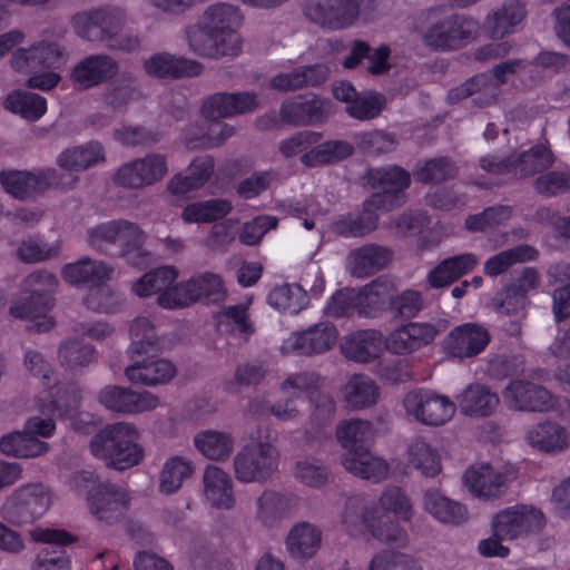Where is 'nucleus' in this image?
I'll return each mask as SVG.
<instances>
[{
    "mask_svg": "<svg viewBox=\"0 0 570 570\" xmlns=\"http://www.w3.org/2000/svg\"><path fill=\"white\" fill-rule=\"evenodd\" d=\"M94 456L106 465L122 471L138 465L144 459V449L139 444V431L129 422L108 424L90 440Z\"/></svg>",
    "mask_w": 570,
    "mask_h": 570,
    "instance_id": "nucleus-1",
    "label": "nucleus"
},
{
    "mask_svg": "<svg viewBox=\"0 0 570 570\" xmlns=\"http://www.w3.org/2000/svg\"><path fill=\"white\" fill-rule=\"evenodd\" d=\"M126 20L125 9L114 3H107L77 12L71 18V27L75 33L83 40L108 42L110 48L132 50L138 46L136 38L114 42L126 26Z\"/></svg>",
    "mask_w": 570,
    "mask_h": 570,
    "instance_id": "nucleus-2",
    "label": "nucleus"
},
{
    "mask_svg": "<svg viewBox=\"0 0 570 570\" xmlns=\"http://www.w3.org/2000/svg\"><path fill=\"white\" fill-rule=\"evenodd\" d=\"M281 451L269 434L250 436L233 458V474L243 484H264L278 472Z\"/></svg>",
    "mask_w": 570,
    "mask_h": 570,
    "instance_id": "nucleus-3",
    "label": "nucleus"
},
{
    "mask_svg": "<svg viewBox=\"0 0 570 570\" xmlns=\"http://www.w3.org/2000/svg\"><path fill=\"white\" fill-rule=\"evenodd\" d=\"M66 61L63 48L55 42L40 40L28 48H18L10 58L11 67L22 73H31L27 85L39 90H50L58 85L60 76L53 70L39 72L41 69H56Z\"/></svg>",
    "mask_w": 570,
    "mask_h": 570,
    "instance_id": "nucleus-4",
    "label": "nucleus"
},
{
    "mask_svg": "<svg viewBox=\"0 0 570 570\" xmlns=\"http://www.w3.org/2000/svg\"><path fill=\"white\" fill-rule=\"evenodd\" d=\"M59 286V281L51 272L39 269L28 275L22 283L23 295L10 307V314L20 320L37 322L39 332H45L53 326L47 312L52 307V295Z\"/></svg>",
    "mask_w": 570,
    "mask_h": 570,
    "instance_id": "nucleus-5",
    "label": "nucleus"
},
{
    "mask_svg": "<svg viewBox=\"0 0 570 570\" xmlns=\"http://www.w3.org/2000/svg\"><path fill=\"white\" fill-rule=\"evenodd\" d=\"M377 511L368 508L361 497H350L345 500L340 513V523L352 537L360 535L364 529L381 542L404 547L407 543L406 531L393 520L382 522Z\"/></svg>",
    "mask_w": 570,
    "mask_h": 570,
    "instance_id": "nucleus-6",
    "label": "nucleus"
},
{
    "mask_svg": "<svg viewBox=\"0 0 570 570\" xmlns=\"http://www.w3.org/2000/svg\"><path fill=\"white\" fill-rule=\"evenodd\" d=\"M227 289L219 274L206 271L194 274L189 279L173 286L157 297L164 308H181L194 303L218 304L226 299Z\"/></svg>",
    "mask_w": 570,
    "mask_h": 570,
    "instance_id": "nucleus-7",
    "label": "nucleus"
},
{
    "mask_svg": "<svg viewBox=\"0 0 570 570\" xmlns=\"http://www.w3.org/2000/svg\"><path fill=\"white\" fill-rule=\"evenodd\" d=\"M403 406L407 415L430 426L445 424L456 409L455 403L446 395L430 389L410 391L403 399Z\"/></svg>",
    "mask_w": 570,
    "mask_h": 570,
    "instance_id": "nucleus-8",
    "label": "nucleus"
},
{
    "mask_svg": "<svg viewBox=\"0 0 570 570\" xmlns=\"http://www.w3.org/2000/svg\"><path fill=\"white\" fill-rule=\"evenodd\" d=\"M554 158L546 146H534L518 155H510L505 159L494 155L484 156L480 159L483 170L501 175L511 173L517 177L524 178L552 166Z\"/></svg>",
    "mask_w": 570,
    "mask_h": 570,
    "instance_id": "nucleus-9",
    "label": "nucleus"
},
{
    "mask_svg": "<svg viewBox=\"0 0 570 570\" xmlns=\"http://www.w3.org/2000/svg\"><path fill=\"white\" fill-rule=\"evenodd\" d=\"M338 337L337 328L328 322H320L291 333L283 340L279 351L283 355L312 357L322 355L334 347Z\"/></svg>",
    "mask_w": 570,
    "mask_h": 570,
    "instance_id": "nucleus-10",
    "label": "nucleus"
},
{
    "mask_svg": "<svg viewBox=\"0 0 570 570\" xmlns=\"http://www.w3.org/2000/svg\"><path fill=\"white\" fill-rule=\"evenodd\" d=\"M49 396L53 397L49 404L46 403L45 397L39 400L38 406L43 416H31L24 424L26 431L37 439L38 436L50 438L56 430L53 415H68L80 401V392L76 386L57 389L56 394L50 392Z\"/></svg>",
    "mask_w": 570,
    "mask_h": 570,
    "instance_id": "nucleus-11",
    "label": "nucleus"
},
{
    "mask_svg": "<svg viewBox=\"0 0 570 570\" xmlns=\"http://www.w3.org/2000/svg\"><path fill=\"white\" fill-rule=\"evenodd\" d=\"M168 174L167 159L161 154H148L122 164L114 175L116 185L140 189L153 186Z\"/></svg>",
    "mask_w": 570,
    "mask_h": 570,
    "instance_id": "nucleus-12",
    "label": "nucleus"
},
{
    "mask_svg": "<svg viewBox=\"0 0 570 570\" xmlns=\"http://www.w3.org/2000/svg\"><path fill=\"white\" fill-rule=\"evenodd\" d=\"M400 205V198L391 195H372L364 203L362 215H343L332 224V230L343 237H358L374 230L377 226V212H389Z\"/></svg>",
    "mask_w": 570,
    "mask_h": 570,
    "instance_id": "nucleus-13",
    "label": "nucleus"
},
{
    "mask_svg": "<svg viewBox=\"0 0 570 570\" xmlns=\"http://www.w3.org/2000/svg\"><path fill=\"white\" fill-rule=\"evenodd\" d=\"M51 495L42 484H28L17 489L4 502V517L18 524L30 522L46 513Z\"/></svg>",
    "mask_w": 570,
    "mask_h": 570,
    "instance_id": "nucleus-14",
    "label": "nucleus"
},
{
    "mask_svg": "<svg viewBox=\"0 0 570 570\" xmlns=\"http://www.w3.org/2000/svg\"><path fill=\"white\" fill-rule=\"evenodd\" d=\"M502 397L504 405L517 412L546 413L556 406L550 391L528 380H512L502 391Z\"/></svg>",
    "mask_w": 570,
    "mask_h": 570,
    "instance_id": "nucleus-15",
    "label": "nucleus"
},
{
    "mask_svg": "<svg viewBox=\"0 0 570 570\" xmlns=\"http://www.w3.org/2000/svg\"><path fill=\"white\" fill-rule=\"evenodd\" d=\"M304 14L323 28L340 30L355 23L360 4L357 0H306Z\"/></svg>",
    "mask_w": 570,
    "mask_h": 570,
    "instance_id": "nucleus-16",
    "label": "nucleus"
},
{
    "mask_svg": "<svg viewBox=\"0 0 570 570\" xmlns=\"http://www.w3.org/2000/svg\"><path fill=\"white\" fill-rule=\"evenodd\" d=\"M2 188L20 200L33 198L51 186H58V174L53 168L33 171L7 169L0 173Z\"/></svg>",
    "mask_w": 570,
    "mask_h": 570,
    "instance_id": "nucleus-17",
    "label": "nucleus"
},
{
    "mask_svg": "<svg viewBox=\"0 0 570 570\" xmlns=\"http://www.w3.org/2000/svg\"><path fill=\"white\" fill-rule=\"evenodd\" d=\"M200 21L219 38L220 43L227 45L236 55L240 51L238 28L242 14L237 7L225 2L210 4L204 10Z\"/></svg>",
    "mask_w": 570,
    "mask_h": 570,
    "instance_id": "nucleus-18",
    "label": "nucleus"
},
{
    "mask_svg": "<svg viewBox=\"0 0 570 570\" xmlns=\"http://www.w3.org/2000/svg\"><path fill=\"white\" fill-rule=\"evenodd\" d=\"M99 402L108 410L120 414H138L155 410L159 397L149 391L107 385L99 392Z\"/></svg>",
    "mask_w": 570,
    "mask_h": 570,
    "instance_id": "nucleus-19",
    "label": "nucleus"
},
{
    "mask_svg": "<svg viewBox=\"0 0 570 570\" xmlns=\"http://www.w3.org/2000/svg\"><path fill=\"white\" fill-rule=\"evenodd\" d=\"M543 527V514L533 508L515 507L495 514L492 532L507 540H515Z\"/></svg>",
    "mask_w": 570,
    "mask_h": 570,
    "instance_id": "nucleus-20",
    "label": "nucleus"
},
{
    "mask_svg": "<svg viewBox=\"0 0 570 570\" xmlns=\"http://www.w3.org/2000/svg\"><path fill=\"white\" fill-rule=\"evenodd\" d=\"M119 72L118 61L107 53H94L78 61L70 80L78 90H88L114 79Z\"/></svg>",
    "mask_w": 570,
    "mask_h": 570,
    "instance_id": "nucleus-21",
    "label": "nucleus"
},
{
    "mask_svg": "<svg viewBox=\"0 0 570 570\" xmlns=\"http://www.w3.org/2000/svg\"><path fill=\"white\" fill-rule=\"evenodd\" d=\"M90 512L106 523L119 521L128 509L129 495L120 485L99 483L87 495Z\"/></svg>",
    "mask_w": 570,
    "mask_h": 570,
    "instance_id": "nucleus-22",
    "label": "nucleus"
},
{
    "mask_svg": "<svg viewBox=\"0 0 570 570\" xmlns=\"http://www.w3.org/2000/svg\"><path fill=\"white\" fill-rule=\"evenodd\" d=\"M258 107L259 98L254 92H216L204 99L200 112L206 119L218 120L253 112Z\"/></svg>",
    "mask_w": 570,
    "mask_h": 570,
    "instance_id": "nucleus-23",
    "label": "nucleus"
},
{
    "mask_svg": "<svg viewBox=\"0 0 570 570\" xmlns=\"http://www.w3.org/2000/svg\"><path fill=\"white\" fill-rule=\"evenodd\" d=\"M523 440L532 450L547 455H559L570 450V430L553 420L530 425Z\"/></svg>",
    "mask_w": 570,
    "mask_h": 570,
    "instance_id": "nucleus-24",
    "label": "nucleus"
},
{
    "mask_svg": "<svg viewBox=\"0 0 570 570\" xmlns=\"http://www.w3.org/2000/svg\"><path fill=\"white\" fill-rule=\"evenodd\" d=\"M528 66L529 62L522 59H510L503 61L493 68V77L495 78L497 83H493L491 77L488 75H478L470 78L461 87L451 90L449 98L452 100L463 99L478 92H484L485 96L493 98L499 85L507 82L511 75H518L525 70Z\"/></svg>",
    "mask_w": 570,
    "mask_h": 570,
    "instance_id": "nucleus-25",
    "label": "nucleus"
},
{
    "mask_svg": "<svg viewBox=\"0 0 570 570\" xmlns=\"http://www.w3.org/2000/svg\"><path fill=\"white\" fill-rule=\"evenodd\" d=\"M490 343L488 330L474 323L454 327L444 338V351L455 358H469L480 354Z\"/></svg>",
    "mask_w": 570,
    "mask_h": 570,
    "instance_id": "nucleus-26",
    "label": "nucleus"
},
{
    "mask_svg": "<svg viewBox=\"0 0 570 570\" xmlns=\"http://www.w3.org/2000/svg\"><path fill=\"white\" fill-rule=\"evenodd\" d=\"M125 375L132 384L156 386L170 382L177 374L173 362L158 356H132Z\"/></svg>",
    "mask_w": 570,
    "mask_h": 570,
    "instance_id": "nucleus-27",
    "label": "nucleus"
},
{
    "mask_svg": "<svg viewBox=\"0 0 570 570\" xmlns=\"http://www.w3.org/2000/svg\"><path fill=\"white\" fill-rule=\"evenodd\" d=\"M475 32L473 21L449 16L432 24L424 36L425 42L435 49H455L470 40Z\"/></svg>",
    "mask_w": 570,
    "mask_h": 570,
    "instance_id": "nucleus-28",
    "label": "nucleus"
},
{
    "mask_svg": "<svg viewBox=\"0 0 570 570\" xmlns=\"http://www.w3.org/2000/svg\"><path fill=\"white\" fill-rule=\"evenodd\" d=\"M309 416L304 426L307 443L321 442L331 435L336 414V402L330 392L320 391L308 397Z\"/></svg>",
    "mask_w": 570,
    "mask_h": 570,
    "instance_id": "nucleus-29",
    "label": "nucleus"
},
{
    "mask_svg": "<svg viewBox=\"0 0 570 570\" xmlns=\"http://www.w3.org/2000/svg\"><path fill=\"white\" fill-rule=\"evenodd\" d=\"M116 255L125 258L132 266H142L149 262L150 254L145 249L146 235L132 222L116 219Z\"/></svg>",
    "mask_w": 570,
    "mask_h": 570,
    "instance_id": "nucleus-30",
    "label": "nucleus"
},
{
    "mask_svg": "<svg viewBox=\"0 0 570 570\" xmlns=\"http://www.w3.org/2000/svg\"><path fill=\"white\" fill-rule=\"evenodd\" d=\"M525 17L519 0H508L489 11L482 22V32L490 39H503L514 33Z\"/></svg>",
    "mask_w": 570,
    "mask_h": 570,
    "instance_id": "nucleus-31",
    "label": "nucleus"
},
{
    "mask_svg": "<svg viewBox=\"0 0 570 570\" xmlns=\"http://www.w3.org/2000/svg\"><path fill=\"white\" fill-rule=\"evenodd\" d=\"M203 493L212 508L229 511L235 507L233 480L226 471L217 465L209 464L205 468Z\"/></svg>",
    "mask_w": 570,
    "mask_h": 570,
    "instance_id": "nucleus-32",
    "label": "nucleus"
},
{
    "mask_svg": "<svg viewBox=\"0 0 570 570\" xmlns=\"http://www.w3.org/2000/svg\"><path fill=\"white\" fill-rule=\"evenodd\" d=\"M114 268L104 261L91 259L89 257L81 258L77 262L66 264L61 268V277L63 281L76 286L106 284L111 279Z\"/></svg>",
    "mask_w": 570,
    "mask_h": 570,
    "instance_id": "nucleus-33",
    "label": "nucleus"
},
{
    "mask_svg": "<svg viewBox=\"0 0 570 570\" xmlns=\"http://www.w3.org/2000/svg\"><path fill=\"white\" fill-rule=\"evenodd\" d=\"M144 71L154 78L195 77L203 72L196 60L176 57L167 52L150 56L144 61Z\"/></svg>",
    "mask_w": 570,
    "mask_h": 570,
    "instance_id": "nucleus-34",
    "label": "nucleus"
},
{
    "mask_svg": "<svg viewBox=\"0 0 570 570\" xmlns=\"http://www.w3.org/2000/svg\"><path fill=\"white\" fill-rule=\"evenodd\" d=\"M328 73L330 68L324 63L303 66L274 76L269 80V87L282 92L315 87L325 82Z\"/></svg>",
    "mask_w": 570,
    "mask_h": 570,
    "instance_id": "nucleus-35",
    "label": "nucleus"
},
{
    "mask_svg": "<svg viewBox=\"0 0 570 570\" xmlns=\"http://www.w3.org/2000/svg\"><path fill=\"white\" fill-rule=\"evenodd\" d=\"M464 484L476 498H498L504 492L505 475L487 463L470 466L464 473Z\"/></svg>",
    "mask_w": 570,
    "mask_h": 570,
    "instance_id": "nucleus-36",
    "label": "nucleus"
},
{
    "mask_svg": "<svg viewBox=\"0 0 570 570\" xmlns=\"http://www.w3.org/2000/svg\"><path fill=\"white\" fill-rule=\"evenodd\" d=\"M392 261V252L377 244H367L353 249L347 257V268L358 278L371 276L385 268Z\"/></svg>",
    "mask_w": 570,
    "mask_h": 570,
    "instance_id": "nucleus-37",
    "label": "nucleus"
},
{
    "mask_svg": "<svg viewBox=\"0 0 570 570\" xmlns=\"http://www.w3.org/2000/svg\"><path fill=\"white\" fill-rule=\"evenodd\" d=\"M341 462L346 471L371 482H380L389 474V464L366 448L345 451Z\"/></svg>",
    "mask_w": 570,
    "mask_h": 570,
    "instance_id": "nucleus-38",
    "label": "nucleus"
},
{
    "mask_svg": "<svg viewBox=\"0 0 570 570\" xmlns=\"http://www.w3.org/2000/svg\"><path fill=\"white\" fill-rule=\"evenodd\" d=\"M328 104L313 96L296 97L283 102L279 116L284 122L292 125H312L322 121L327 114Z\"/></svg>",
    "mask_w": 570,
    "mask_h": 570,
    "instance_id": "nucleus-39",
    "label": "nucleus"
},
{
    "mask_svg": "<svg viewBox=\"0 0 570 570\" xmlns=\"http://www.w3.org/2000/svg\"><path fill=\"white\" fill-rule=\"evenodd\" d=\"M422 505L425 512L444 524L459 525L468 520L465 507L448 498L438 489L424 491Z\"/></svg>",
    "mask_w": 570,
    "mask_h": 570,
    "instance_id": "nucleus-40",
    "label": "nucleus"
},
{
    "mask_svg": "<svg viewBox=\"0 0 570 570\" xmlns=\"http://www.w3.org/2000/svg\"><path fill=\"white\" fill-rule=\"evenodd\" d=\"M499 396L488 386L470 384L456 396V403L464 415L483 417L491 415L499 405Z\"/></svg>",
    "mask_w": 570,
    "mask_h": 570,
    "instance_id": "nucleus-41",
    "label": "nucleus"
},
{
    "mask_svg": "<svg viewBox=\"0 0 570 570\" xmlns=\"http://www.w3.org/2000/svg\"><path fill=\"white\" fill-rule=\"evenodd\" d=\"M478 264L479 257L473 253L449 257L429 273L428 282L433 288L449 286L461 276L472 272Z\"/></svg>",
    "mask_w": 570,
    "mask_h": 570,
    "instance_id": "nucleus-42",
    "label": "nucleus"
},
{
    "mask_svg": "<svg viewBox=\"0 0 570 570\" xmlns=\"http://www.w3.org/2000/svg\"><path fill=\"white\" fill-rule=\"evenodd\" d=\"M382 344V334L379 331H358L345 337L342 352L350 360L367 363L379 356Z\"/></svg>",
    "mask_w": 570,
    "mask_h": 570,
    "instance_id": "nucleus-43",
    "label": "nucleus"
},
{
    "mask_svg": "<svg viewBox=\"0 0 570 570\" xmlns=\"http://www.w3.org/2000/svg\"><path fill=\"white\" fill-rule=\"evenodd\" d=\"M406 460L409 465L424 476L434 478L441 472V458L438 450L422 436L415 435L407 440Z\"/></svg>",
    "mask_w": 570,
    "mask_h": 570,
    "instance_id": "nucleus-44",
    "label": "nucleus"
},
{
    "mask_svg": "<svg viewBox=\"0 0 570 570\" xmlns=\"http://www.w3.org/2000/svg\"><path fill=\"white\" fill-rule=\"evenodd\" d=\"M105 149L99 141H88L62 150L57 157V165L69 170H86L104 163Z\"/></svg>",
    "mask_w": 570,
    "mask_h": 570,
    "instance_id": "nucleus-45",
    "label": "nucleus"
},
{
    "mask_svg": "<svg viewBox=\"0 0 570 570\" xmlns=\"http://www.w3.org/2000/svg\"><path fill=\"white\" fill-rule=\"evenodd\" d=\"M342 400L351 410H362L374 405L379 400V387L367 375L354 374L343 385Z\"/></svg>",
    "mask_w": 570,
    "mask_h": 570,
    "instance_id": "nucleus-46",
    "label": "nucleus"
},
{
    "mask_svg": "<svg viewBox=\"0 0 570 570\" xmlns=\"http://www.w3.org/2000/svg\"><path fill=\"white\" fill-rule=\"evenodd\" d=\"M321 530L307 522L294 525L286 538V549L296 560L312 558L321 548Z\"/></svg>",
    "mask_w": 570,
    "mask_h": 570,
    "instance_id": "nucleus-47",
    "label": "nucleus"
},
{
    "mask_svg": "<svg viewBox=\"0 0 570 570\" xmlns=\"http://www.w3.org/2000/svg\"><path fill=\"white\" fill-rule=\"evenodd\" d=\"M196 449L208 460L225 462L235 448L232 433L218 430H204L194 436Z\"/></svg>",
    "mask_w": 570,
    "mask_h": 570,
    "instance_id": "nucleus-48",
    "label": "nucleus"
},
{
    "mask_svg": "<svg viewBox=\"0 0 570 570\" xmlns=\"http://www.w3.org/2000/svg\"><path fill=\"white\" fill-rule=\"evenodd\" d=\"M368 183L374 188L384 190L381 195H391L400 198V207L404 203V197L400 194L411 184V176L407 170L396 165L373 168L367 173Z\"/></svg>",
    "mask_w": 570,
    "mask_h": 570,
    "instance_id": "nucleus-49",
    "label": "nucleus"
},
{
    "mask_svg": "<svg viewBox=\"0 0 570 570\" xmlns=\"http://www.w3.org/2000/svg\"><path fill=\"white\" fill-rule=\"evenodd\" d=\"M392 285L382 278H377L355 291L356 311L365 317H373L381 312L391 299Z\"/></svg>",
    "mask_w": 570,
    "mask_h": 570,
    "instance_id": "nucleus-50",
    "label": "nucleus"
},
{
    "mask_svg": "<svg viewBox=\"0 0 570 570\" xmlns=\"http://www.w3.org/2000/svg\"><path fill=\"white\" fill-rule=\"evenodd\" d=\"M186 38L189 48L199 56L209 58L236 56L227 45L220 43L219 38L208 28H205L200 20L186 29Z\"/></svg>",
    "mask_w": 570,
    "mask_h": 570,
    "instance_id": "nucleus-51",
    "label": "nucleus"
},
{
    "mask_svg": "<svg viewBox=\"0 0 570 570\" xmlns=\"http://www.w3.org/2000/svg\"><path fill=\"white\" fill-rule=\"evenodd\" d=\"M214 160L209 156L193 160L186 175L177 174L168 183V190L173 194H186L202 187L212 176Z\"/></svg>",
    "mask_w": 570,
    "mask_h": 570,
    "instance_id": "nucleus-52",
    "label": "nucleus"
},
{
    "mask_svg": "<svg viewBox=\"0 0 570 570\" xmlns=\"http://www.w3.org/2000/svg\"><path fill=\"white\" fill-rule=\"evenodd\" d=\"M194 473L193 462L180 455L168 458L160 472L158 490L163 494L176 493Z\"/></svg>",
    "mask_w": 570,
    "mask_h": 570,
    "instance_id": "nucleus-53",
    "label": "nucleus"
},
{
    "mask_svg": "<svg viewBox=\"0 0 570 570\" xmlns=\"http://www.w3.org/2000/svg\"><path fill=\"white\" fill-rule=\"evenodd\" d=\"M235 132V127L225 122L212 124L206 131L191 125L185 135V144L191 149L217 147L233 137Z\"/></svg>",
    "mask_w": 570,
    "mask_h": 570,
    "instance_id": "nucleus-54",
    "label": "nucleus"
},
{
    "mask_svg": "<svg viewBox=\"0 0 570 570\" xmlns=\"http://www.w3.org/2000/svg\"><path fill=\"white\" fill-rule=\"evenodd\" d=\"M0 451L6 455L17 458L38 456L48 451V444L30 435L26 429L22 432H11L0 439Z\"/></svg>",
    "mask_w": 570,
    "mask_h": 570,
    "instance_id": "nucleus-55",
    "label": "nucleus"
},
{
    "mask_svg": "<svg viewBox=\"0 0 570 570\" xmlns=\"http://www.w3.org/2000/svg\"><path fill=\"white\" fill-rule=\"evenodd\" d=\"M178 277V272L173 266H163L155 268L132 284V292L138 297H148L154 294H159L158 297L170 291L171 284Z\"/></svg>",
    "mask_w": 570,
    "mask_h": 570,
    "instance_id": "nucleus-56",
    "label": "nucleus"
},
{
    "mask_svg": "<svg viewBox=\"0 0 570 570\" xmlns=\"http://www.w3.org/2000/svg\"><path fill=\"white\" fill-rule=\"evenodd\" d=\"M4 108L27 120L36 121L46 114L47 101L38 94L14 90L7 96Z\"/></svg>",
    "mask_w": 570,
    "mask_h": 570,
    "instance_id": "nucleus-57",
    "label": "nucleus"
},
{
    "mask_svg": "<svg viewBox=\"0 0 570 570\" xmlns=\"http://www.w3.org/2000/svg\"><path fill=\"white\" fill-rule=\"evenodd\" d=\"M375 510L383 523L392 520L389 517L390 513L403 521H410L413 517L410 499L399 487L386 488L380 495L379 508Z\"/></svg>",
    "mask_w": 570,
    "mask_h": 570,
    "instance_id": "nucleus-58",
    "label": "nucleus"
},
{
    "mask_svg": "<svg viewBox=\"0 0 570 570\" xmlns=\"http://www.w3.org/2000/svg\"><path fill=\"white\" fill-rule=\"evenodd\" d=\"M267 301L279 312L297 314L308 304V296L298 284H283L269 292Z\"/></svg>",
    "mask_w": 570,
    "mask_h": 570,
    "instance_id": "nucleus-59",
    "label": "nucleus"
},
{
    "mask_svg": "<svg viewBox=\"0 0 570 570\" xmlns=\"http://www.w3.org/2000/svg\"><path fill=\"white\" fill-rule=\"evenodd\" d=\"M232 208L230 202L222 198L195 202L184 208L181 218L187 224L212 223L225 217Z\"/></svg>",
    "mask_w": 570,
    "mask_h": 570,
    "instance_id": "nucleus-60",
    "label": "nucleus"
},
{
    "mask_svg": "<svg viewBox=\"0 0 570 570\" xmlns=\"http://www.w3.org/2000/svg\"><path fill=\"white\" fill-rule=\"evenodd\" d=\"M389 56L390 49L386 46H381L371 52L370 46L366 42L356 40L353 43L350 56L344 60L343 66L346 69H353L363 58H367V71L373 75H380L389 69Z\"/></svg>",
    "mask_w": 570,
    "mask_h": 570,
    "instance_id": "nucleus-61",
    "label": "nucleus"
},
{
    "mask_svg": "<svg viewBox=\"0 0 570 570\" xmlns=\"http://www.w3.org/2000/svg\"><path fill=\"white\" fill-rule=\"evenodd\" d=\"M538 256L537 249L529 245H519L491 256L483 266V272L495 277L515 264L533 261Z\"/></svg>",
    "mask_w": 570,
    "mask_h": 570,
    "instance_id": "nucleus-62",
    "label": "nucleus"
},
{
    "mask_svg": "<svg viewBox=\"0 0 570 570\" xmlns=\"http://www.w3.org/2000/svg\"><path fill=\"white\" fill-rule=\"evenodd\" d=\"M353 147L343 140H331L318 144L308 153L301 156V161L307 167H317L343 160L351 156Z\"/></svg>",
    "mask_w": 570,
    "mask_h": 570,
    "instance_id": "nucleus-63",
    "label": "nucleus"
},
{
    "mask_svg": "<svg viewBox=\"0 0 570 570\" xmlns=\"http://www.w3.org/2000/svg\"><path fill=\"white\" fill-rule=\"evenodd\" d=\"M367 570H424L423 560L399 551H381L373 556Z\"/></svg>",
    "mask_w": 570,
    "mask_h": 570,
    "instance_id": "nucleus-64",
    "label": "nucleus"
}]
</instances>
